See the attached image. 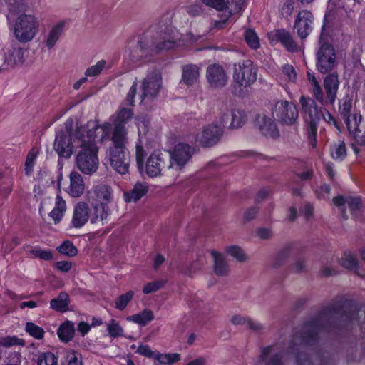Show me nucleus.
<instances>
[{"instance_id": "nucleus-59", "label": "nucleus", "mask_w": 365, "mask_h": 365, "mask_svg": "<svg viewBox=\"0 0 365 365\" xmlns=\"http://www.w3.org/2000/svg\"><path fill=\"white\" fill-rule=\"evenodd\" d=\"M190 307L198 312L204 314L207 308V305L202 299L194 297L190 304Z\"/></svg>"}, {"instance_id": "nucleus-31", "label": "nucleus", "mask_w": 365, "mask_h": 365, "mask_svg": "<svg viewBox=\"0 0 365 365\" xmlns=\"http://www.w3.org/2000/svg\"><path fill=\"white\" fill-rule=\"evenodd\" d=\"M231 3L235 4V7L230 9L229 8L227 9L228 10L225 9V14H223L225 17H222L220 20L215 21V28L218 29L224 28L228 21V19L232 15V14L238 13L242 10L244 0H231Z\"/></svg>"}, {"instance_id": "nucleus-55", "label": "nucleus", "mask_w": 365, "mask_h": 365, "mask_svg": "<svg viewBox=\"0 0 365 365\" xmlns=\"http://www.w3.org/2000/svg\"><path fill=\"white\" fill-rule=\"evenodd\" d=\"M243 123L242 113L239 110H233L230 122L228 124V128H236Z\"/></svg>"}, {"instance_id": "nucleus-49", "label": "nucleus", "mask_w": 365, "mask_h": 365, "mask_svg": "<svg viewBox=\"0 0 365 365\" xmlns=\"http://www.w3.org/2000/svg\"><path fill=\"white\" fill-rule=\"evenodd\" d=\"M134 292L133 291H129L124 294H122L118 297L115 301V307L119 310H123L128 302L133 297Z\"/></svg>"}, {"instance_id": "nucleus-20", "label": "nucleus", "mask_w": 365, "mask_h": 365, "mask_svg": "<svg viewBox=\"0 0 365 365\" xmlns=\"http://www.w3.org/2000/svg\"><path fill=\"white\" fill-rule=\"evenodd\" d=\"M313 15L307 10H302L298 13L294 22V29L301 39L306 38L312 31Z\"/></svg>"}, {"instance_id": "nucleus-1", "label": "nucleus", "mask_w": 365, "mask_h": 365, "mask_svg": "<svg viewBox=\"0 0 365 365\" xmlns=\"http://www.w3.org/2000/svg\"><path fill=\"white\" fill-rule=\"evenodd\" d=\"M358 312H345L341 302H334L324 307L317 316L307 322L302 327L300 336H295L289 347V351L295 354V351L301 349L304 344H309L314 341L319 331L322 330H330L338 325V323H344L357 320Z\"/></svg>"}, {"instance_id": "nucleus-7", "label": "nucleus", "mask_w": 365, "mask_h": 365, "mask_svg": "<svg viewBox=\"0 0 365 365\" xmlns=\"http://www.w3.org/2000/svg\"><path fill=\"white\" fill-rule=\"evenodd\" d=\"M194 148L187 143H178L169 151L168 171L170 177H177L191 160Z\"/></svg>"}, {"instance_id": "nucleus-9", "label": "nucleus", "mask_w": 365, "mask_h": 365, "mask_svg": "<svg viewBox=\"0 0 365 365\" xmlns=\"http://www.w3.org/2000/svg\"><path fill=\"white\" fill-rule=\"evenodd\" d=\"M257 68L250 60H243L234 64L232 86L235 88H247L257 80Z\"/></svg>"}, {"instance_id": "nucleus-60", "label": "nucleus", "mask_w": 365, "mask_h": 365, "mask_svg": "<svg viewBox=\"0 0 365 365\" xmlns=\"http://www.w3.org/2000/svg\"><path fill=\"white\" fill-rule=\"evenodd\" d=\"M202 1L205 5L213 7L219 11H223L224 9L230 8L229 6H227L224 0H202Z\"/></svg>"}, {"instance_id": "nucleus-16", "label": "nucleus", "mask_w": 365, "mask_h": 365, "mask_svg": "<svg viewBox=\"0 0 365 365\" xmlns=\"http://www.w3.org/2000/svg\"><path fill=\"white\" fill-rule=\"evenodd\" d=\"M221 126L210 123L203 127L202 131L197 135V140L203 147H211L215 145L222 135Z\"/></svg>"}, {"instance_id": "nucleus-62", "label": "nucleus", "mask_w": 365, "mask_h": 365, "mask_svg": "<svg viewBox=\"0 0 365 365\" xmlns=\"http://www.w3.org/2000/svg\"><path fill=\"white\" fill-rule=\"evenodd\" d=\"M145 155L146 153L143 146L140 144H137L135 147V157L138 167H142L143 165Z\"/></svg>"}, {"instance_id": "nucleus-11", "label": "nucleus", "mask_w": 365, "mask_h": 365, "mask_svg": "<svg viewBox=\"0 0 365 365\" xmlns=\"http://www.w3.org/2000/svg\"><path fill=\"white\" fill-rule=\"evenodd\" d=\"M272 115L282 125H295L299 118L298 108L294 103L286 100L276 101L272 108Z\"/></svg>"}, {"instance_id": "nucleus-15", "label": "nucleus", "mask_w": 365, "mask_h": 365, "mask_svg": "<svg viewBox=\"0 0 365 365\" xmlns=\"http://www.w3.org/2000/svg\"><path fill=\"white\" fill-rule=\"evenodd\" d=\"M206 78L211 88H221L227 85L228 75L222 66L213 63L207 68Z\"/></svg>"}, {"instance_id": "nucleus-8", "label": "nucleus", "mask_w": 365, "mask_h": 365, "mask_svg": "<svg viewBox=\"0 0 365 365\" xmlns=\"http://www.w3.org/2000/svg\"><path fill=\"white\" fill-rule=\"evenodd\" d=\"M314 98L305 97L302 96L299 103L302 106V113L305 122L307 123V131L309 139H315L317 133L318 124L321 118L320 110L323 108L319 107Z\"/></svg>"}, {"instance_id": "nucleus-13", "label": "nucleus", "mask_w": 365, "mask_h": 365, "mask_svg": "<svg viewBox=\"0 0 365 365\" xmlns=\"http://www.w3.org/2000/svg\"><path fill=\"white\" fill-rule=\"evenodd\" d=\"M65 128H66L65 127ZM66 133L58 132L55 138L53 149L60 158H69L73 153L74 143L73 134L66 129Z\"/></svg>"}, {"instance_id": "nucleus-42", "label": "nucleus", "mask_w": 365, "mask_h": 365, "mask_svg": "<svg viewBox=\"0 0 365 365\" xmlns=\"http://www.w3.org/2000/svg\"><path fill=\"white\" fill-rule=\"evenodd\" d=\"M341 264L349 269L356 271L358 269V261L351 252H344L341 258Z\"/></svg>"}, {"instance_id": "nucleus-6", "label": "nucleus", "mask_w": 365, "mask_h": 365, "mask_svg": "<svg viewBox=\"0 0 365 365\" xmlns=\"http://www.w3.org/2000/svg\"><path fill=\"white\" fill-rule=\"evenodd\" d=\"M39 31V22L33 14H21L14 22V34L21 43L31 41Z\"/></svg>"}, {"instance_id": "nucleus-14", "label": "nucleus", "mask_w": 365, "mask_h": 365, "mask_svg": "<svg viewBox=\"0 0 365 365\" xmlns=\"http://www.w3.org/2000/svg\"><path fill=\"white\" fill-rule=\"evenodd\" d=\"M160 87V74L156 71L149 73L142 82L141 93L140 95L141 101H143L145 99L151 100L155 98L159 93Z\"/></svg>"}, {"instance_id": "nucleus-38", "label": "nucleus", "mask_w": 365, "mask_h": 365, "mask_svg": "<svg viewBox=\"0 0 365 365\" xmlns=\"http://www.w3.org/2000/svg\"><path fill=\"white\" fill-rule=\"evenodd\" d=\"M74 325L71 322L63 324L58 330V337L65 341H70L74 335Z\"/></svg>"}, {"instance_id": "nucleus-63", "label": "nucleus", "mask_w": 365, "mask_h": 365, "mask_svg": "<svg viewBox=\"0 0 365 365\" xmlns=\"http://www.w3.org/2000/svg\"><path fill=\"white\" fill-rule=\"evenodd\" d=\"M282 72L287 77L289 81H295L297 78V73L292 66L289 64H286L283 66Z\"/></svg>"}, {"instance_id": "nucleus-32", "label": "nucleus", "mask_w": 365, "mask_h": 365, "mask_svg": "<svg viewBox=\"0 0 365 365\" xmlns=\"http://www.w3.org/2000/svg\"><path fill=\"white\" fill-rule=\"evenodd\" d=\"M64 22L61 21L55 25L51 30L49 31L48 34L46 36L45 40L46 46L48 49H51L56 45L57 41H58L60 36L62 34L63 28H64Z\"/></svg>"}, {"instance_id": "nucleus-12", "label": "nucleus", "mask_w": 365, "mask_h": 365, "mask_svg": "<svg viewBox=\"0 0 365 365\" xmlns=\"http://www.w3.org/2000/svg\"><path fill=\"white\" fill-rule=\"evenodd\" d=\"M168 155L165 153L155 151L150 155L146 161V173L152 178L160 175L170 176L168 171Z\"/></svg>"}, {"instance_id": "nucleus-18", "label": "nucleus", "mask_w": 365, "mask_h": 365, "mask_svg": "<svg viewBox=\"0 0 365 365\" xmlns=\"http://www.w3.org/2000/svg\"><path fill=\"white\" fill-rule=\"evenodd\" d=\"M362 116L359 113L352 115L351 119H348V130L354 138L357 145H365V123H361Z\"/></svg>"}, {"instance_id": "nucleus-34", "label": "nucleus", "mask_w": 365, "mask_h": 365, "mask_svg": "<svg viewBox=\"0 0 365 365\" xmlns=\"http://www.w3.org/2000/svg\"><path fill=\"white\" fill-rule=\"evenodd\" d=\"M69 296L66 292H61L56 298L50 302V307L59 312H65L68 309Z\"/></svg>"}, {"instance_id": "nucleus-23", "label": "nucleus", "mask_w": 365, "mask_h": 365, "mask_svg": "<svg viewBox=\"0 0 365 365\" xmlns=\"http://www.w3.org/2000/svg\"><path fill=\"white\" fill-rule=\"evenodd\" d=\"M282 359V353L277 345L268 346L261 350L259 359L267 365H281Z\"/></svg>"}, {"instance_id": "nucleus-47", "label": "nucleus", "mask_w": 365, "mask_h": 365, "mask_svg": "<svg viewBox=\"0 0 365 365\" xmlns=\"http://www.w3.org/2000/svg\"><path fill=\"white\" fill-rule=\"evenodd\" d=\"M60 253L68 255L69 257L76 256L78 253L76 247L69 241L64 242L58 247Z\"/></svg>"}, {"instance_id": "nucleus-39", "label": "nucleus", "mask_w": 365, "mask_h": 365, "mask_svg": "<svg viewBox=\"0 0 365 365\" xmlns=\"http://www.w3.org/2000/svg\"><path fill=\"white\" fill-rule=\"evenodd\" d=\"M232 110H230L227 103H222L218 107V114L221 124L223 127L228 128L230 122Z\"/></svg>"}, {"instance_id": "nucleus-35", "label": "nucleus", "mask_w": 365, "mask_h": 365, "mask_svg": "<svg viewBox=\"0 0 365 365\" xmlns=\"http://www.w3.org/2000/svg\"><path fill=\"white\" fill-rule=\"evenodd\" d=\"M154 319L153 312L148 309H144L140 313L129 316L128 321L133 322L140 326H145Z\"/></svg>"}, {"instance_id": "nucleus-21", "label": "nucleus", "mask_w": 365, "mask_h": 365, "mask_svg": "<svg viewBox=\"0 0 365 365\" xmlns=\"http://www.w3.org/2000/svg\"><path fill=\"white\" fill-rule=\"evenodd\" d=\"M269 37L272 41L280 42L288 51L295 53L299 51L292 34L285 29L274 30L269 34Z\"/></svg>"}, {"instance_id": "nucleus-50", "label": "nucleus", "mask_w": 365, "mask_h": 365, "mask_svg": "<svg viewBox=\"0 0 365 365\" xmlns=\"http://www.w3.org/2000/svg\"><path fill=\"white\" fill-rule=\"evenodd\" d=\"M29 253L33 257H38L41 259L50 261L53 259V252L51 250H41L39 248H31Z\"/></svg>"}, {"instance_id": "nucleus-64", "label": "nucleus", "mask_w": 365, "mask_h": 365, "mask_svg": "<svg viewBox=\"0 0 365 365\" xmlns=\"http://www.w3.org/2000/svg\"><path fill=\"white\" fill-rule=\"evenodd\" d=\"M297 365H313L309 358L304 351H299L296 354Z\"/></svg>"}, {"instance_id": "nucleus-4", "label": "nucleus", "mask_w": 365, "mask_h": 365, "mask_svg": "<svg viewBox=\"0 0 365 365\" xmlns=\"http://www.w3.org/2000/svg\"><path fill=\"white\" fill-rule=\"evenodd\" d=\"M111 145L106 151V156L111 168L118 173L124 175L128 173L130 165V155L126 147L128 138L121 128H117L110 135Z\"/></svg>"}, {"instance_id": "nucleus-36", "label": "nucleus", "mask_w": 365, "mask_h": 365, "mask_svg": "<svg viewBox=\"0 0 365 365\" xmlns=\"http://www.w3.org/2000/svg\"><path fill=\"white\" fill-rule=\"evenodd\" d=\"M331 157L338 160H342L346 156V148L344 141L338 140L330 145Z\"/></svg>"}, {"instance_id": "nucleus-5", "label": "nucleus", "mask_w": 365, "mask_h": 365, "mask_svg": "<svg viewBox=\"0 0 365 365\" xmlns=\"http://www.w3.org/2000/svg\"><path fill=\"white\" fill-rule=\"evenodd\" d=\"M307 78L311 84L312 93L314 99L322 106H333L336 99L339 86V76L336 73L327 75L323 81L324 93L313 73L307 72Z\"/></svg>"}, {"instance_id": "nucleus-33", "label": "nucleus", "mask_w": 365, "mask_h": 365, "mask_svg": "<svg viewBox=\"0 0 365 365\" xmlns=\"http://www.w3.org/2000/svg\"><path fill=\"white\" fill-rule=\"evenodd\" d=\"M199 77V68L195 65H185L182 67V78L187 85L194 84Z\"/></svg>"}, {"instance_id": "nucleus-26", "label": "nucleus", "mask_w": 365, "mask_h": 365, "mask_svg": "<svg viewBox=\"0 0 365 365\" xmlns=\"http://www.w3.org/2000/svg\"><path fill=\"white\" fill-rule=\"evenodd\" d=\"M91 193L93 195L98 204L106 203L107 205L111 200L112 190L110 187L107 185L101 184L95 186Z\"/></svg>"}, {"instance_id": "nucleus-28", "label": "nucleus", "mask_w": 365, "mask_h": 365, "mask_svg": "<svg viewBox=\"0 0 365 365\" xmlns=\"http://www.w3.org/2000/svg\"><path fill=\"white\" fill-rule=\"evenodd\" d=\"M67 210L66 200L58 194L55 198V206L49 213V217L54 221L55 224L60 222Z\"/></svg>"}, {"instance_id": "nucleus-40", "label": "nucleus", "mask_w": 365, "mask_h": 365, "mask_svg": "<svg viewBox=\"0 0 365 365\" xmlns=\"http://www.w3.org/2000/svg\"><path fill=\"white\" fill-rule=\"evenodd\" d=\"M225 252L240 262H245L247 259V256L243 250L237 245L227 247Z\"/></svg>"}, {"instance_id": "nucleus-30", "label": "nucleus", "mask_w": 365, "mask_h": 365, "mask_svg": "<svg viewBox=\"0 0 365 365\" xmlns=\"http://www.w3.org/2000/svg\"><path fill=\"white\" fill-rule=\"evenodd\" d=\"M148 192V186L145 183L137 182L133 188L124 194L127 202H135L144 196Z\"/></svg>"}, {"instance_id": "nucleus-3", "label": "nucleus", "mask_w": 365, "mask_h": 365, "mask_svg": "<svg viewBox=\"0 0 365 365\" xmlns=\"http://www.w3.org/2000/svg\"><path fill=\"white\" fill-rule=\"evenodd\" d=\"M178 40L177 33L168 28L160 32H156L150 36H143L132 51V58L133 61H137L141 60L149 50L160 52L173 49L178 46Z\"/></svg>"}, {"instance_id": "nucleus-52", "label": "nucleus", "mask_w": 365, "mask_h": 365, "mask_svg": "<svg viewBox=\"0 0 365 365\" xmlns=\"http://www.w3.org/2000/svg\"><path fill=\"white\" fill-rule=\"evenodd\" d=\"M289 256V247H284L281 250L277 255L276 256L275 259L272 263V266L274 267H279L282 266L284 262L287 259Z\"/></svg>"}, {"instance_id": "nucleus-45", "label": "nucleus", "mask_w": 365, "mask_h": 365, "mask_svg": "<svg viewBox=\"0 0 365 365\" xmlns=\"http://www.w3.org/2000/svg\"><path fill=\"white\" fill-rule=\"evenodd\" d=\"M38 154V149L33 148L28 153L25 163V172L26 175L31 174L35 163V160Z\"/></svg>"}, {"instance_id": "nucleus-43", "label": "nucleus", "mask_w": 365, "mask_h": 365, "mask_svg": "<svg viewBox=\"0 0 365 365\" xmlns=\"http://www.w3.org/2000/svg\"><path fill=\"white\" fill-rule=\"evenodd\" d=\"M25 329L30 336L36 339L39 340L43 338L45 333L43 329L33 322H27Z\"/></svg>"}, {"instance_id": "nucleus-48", "label": "nucleus", "mask_w": 365, "mask_h": 365, "mask_svg": "<svg viewBox=\"0 0 365 365\" xmlns=\"http://www.w3.org/2000/svg\"><path fill=\"white\" fill-rule=\"evenodd\" d=\"M107 330L112 337H118L122 335L123 329L115 319H111L107 324Z\"/></svg>"}, {"instance_id": "nucleus-19", "label": "nucleus", "mask_w": 365, "mask_h": 365, "mask_svg": "<svg viewBox=\"0 0 365 365\" xmlns=\"http://www.w3.org/2000/svg\"><path fill=\"white\" fill-rule=\"evenodd\" d=\"M91 209L88 204L83 201L77 202L73 207L71 225L75 228H81L91 220Z\"/></svg>"}, {"instance_id": "nucleus-24", "label": "nucleus", "mask_w": 365, "mask_h": 365, "mask_svg": "<svg viewBox=\"0 0 365 365\" xmlns=\"http://www.w3.org/2000/svg\"><path fill=\"white\" fill-rule=\"evenodd\" d=\"M70 185L67 192L73 197H79L85 191V182L82 175L76 171H73L69 175Z\"/></svg>"}, {"instance_id": "nucleus-54", "label": "nucleus", "mask_w": 365, "mask_h": 365, "mask_svg": "<svg viewBox=\"0 0 365 365\" xmlns=\"http://www.w3.org/2000/svg\"><path fill=\"white\" fill-rule=\"evenodd\" d=\"M351 101H345L341 106L339 107V113L342 115L344 119L346 125L348 126V119H351L352 115H350V112L351 109Z\"/></svg>"}, {"instance_id": "nucleus-17", "label": "nucleus", "mask_w": 365, "mask_h": 365, "mask_svg": "<svg viewBox=\"0 0 365 365\" xmlns=\"http://www.w3.org/2000/svg\"><path fill=\"white\" fill-rule=\"evenodd\" d=\"M255 125L261 134L267 138H276L279 131L274 120L264 113L257 114L255 117Z\"/></svg>"}, {"instance_id": "nucleus-46", "label": "nucleus", "mask_w": 365, "mask_h": 365, "mask_svg": "<svg viewBox=\"0 0 365 365\" xmlns=\"http://www.w3.org/2000/svg\"><path fill=\"white\" fill-rule=\"evenodd\" d=\"M14 345L24 346L25 342L22 339H19L16 336H6L0 339V346L3 347H11Z\"/></svg>"}, {"instance_id": "nucleus-2", "label": "nucleus", "mask_w": 365, "mask_h": 365, "mask_svg": "<svg viewBox=\"0 0 365 365\" xmlns=\"http://www.w3.org/2000/svg\"><path fill=\"white\" fill-rule=\"evenodd\" d=\"M66 128L73 134L76 147L80 148L76 158L78 168L86 175L96 173L98 167V148L95 141L98 125L89 122L83 126L69 118L66 122Z\"/></svg>"}, {"instance_id": "nucleus-51", "label": "nucleus", "mask_w": 365, "mask_h": 365, "mask_svg": "<svg viewBox=\"0 0 365 365\" xmlns=\"http://www.w3.org/2000/svg\"><path fill=\"white\" fill-rule=\"evenodd\" d=\"M106 62L105 60L98 61L95 65L89 67L85 72L86 76H96L99 75L104 68Z\"/></svg>"}, {"instance_id": "nucleus-25", "label": "nucleus", "mask_w": 365, "mask_h": 365, "mask_svg": "<svg viewBox=\"0 0 365 365\" xmlns=\"http://www.w3.org/2000/svg\"><path fill=\"white\" fill-rule=\"evenodd\" d=\"M133 110L130 108H121L115 114L113 118V128L111 133H115L117 128H121L125 133V138H128V131L125 126V123L128 122L133 117Z\"/></svg>"}, {"instance_id": "nucleus-61", "label": "nucleus", "mask_w": 365, "mask_h": 365, "mask_svg": "<svg viewBox=\"0 0 365 365\" xmlns=\"http://www.w3.org/2000/svg\"><path fill=\"white\" fill-rule=\"evenodd\" d=\"M135 352L140 355L144 356L148 358L154 359L156 354V351H153L150 349L148 345H140Z\"/></svg>"}, {"instance_id": "nucleus-10", "label": "nucleus", "mask_w": 365, "mask_h": 365, "mask_svg": "<svg viewBox=\"0 0 365 365\" xmlns=\"http://www.w3.org/2000/svg\"><path fill=\"white\" fill-rule=\"evenodd\" d=\"M319 38V47L316 53L317 68L321 73H328L336 66V52L333 46L324 41L323 30Z\"/></svg>"}, {"instance_id": "nucleus-57", "label": "nucleus", "mask_w": 365, "mask_h": 365, "mask_svg": "<svg viewBox=\"0 0 365 365\" xmlns=\"http://www.w3.org/2000/svg\"><path fill=\"white\" fill-rule=\"evenodd\" d=\"M165 284L164 281H155L146 284L143 289L144 294H150L158 291Z\"/></svg>"}, {"instance_id": "nucleus-53", "label": "nucleus", "mask_w": 365, "mask_h": 365, "mask_svg": "<svg viewBox=\"0 0 365 365\" xmlns=\"http://www.w3.org/2000/svg\"><path fill=\"white\" fill-rule=\"evenodd\" d=\"M346 202L351 212L354 214H356L362 206L361 200L359 197H349L346 199Z\"/></svg>"}, {"instance_id": "nucleus-22", "label": "nucleus", "mask_w": 365, "mask_h": 365, "mask_svg": "<svg viewBox=\"0 0 365 365\" xmlns=\"http://www.w3.org/2000/svg\"><path fill=\"white\" fill-rule=\"evenodd\" d=\"M211 256L215 274L217 277H227L230 272V267L224 254L212 250Z\"/></svg>"}, {"instance_id": "nucleus-29", "label": "nucleus", "mask_w": 365, "mask_h": 365, "mask_svg": "<svg viewBox=\"0 0 365 365\" xmlns=\"http://www.w3.org/2000/svg\"><path fill=\"white\" fill-rule=\"evenodd\" d=\"M110 210L106 203L98 204L93 206V213H91V222L92 223L101 222L107 220L110 215Z\"/></svg>"}, {"instance_id": "nucleus-41", "label": "nucleus", "mask_w": 365, "mask_h": 365, "mask_svg": "<svg viewBox=\"0 0 365 365\" xmlns=\"http://www.w3.org/2000/svg\"><path fill=\"white\" fill-rule=\"evenodd\" d=\"M245 40L249 47L252 49H257L260 46L259 39L256 32L251 29H248L245 31Z\"/></svg>"}, {"instance_id": "nucleus-37", "label": "nucleus", "mask_w": 365, "mask_h": 365, "mask_svg": "<svg viewBox=\"0 0 365 365\" xmlns=\"http://www.w3.org/2000/svg\"><path fill=\"white\" fill-rule=\"evenodd\" d=\"M157 362L155 365H172L180 360L179 354H160L156 352L154 358Z\"/></svg>"}, {"instance_id": "nucleus-27", "label": "nucleus", "mask_w": 365, "mask_h": 365, "mask_svg": "<svg viewBox=\"0 0 365 365\" xmlns=\"http://www.w3.org/2000/svg\"><path fill=\"white\" fill-rule=\"evenodd\" d=\"M24 61V51L21 48L12 47L8 50L4 64L8 67H13L21 64Z\"/></svg>"}, {"instance_id": "nucleus-44", "label": "nucleus", "mask_w": 365, "mask_h": 365, "mask_svg": "<svg viewBox=\"0 0 365 365\" xmlns=\"http://www.w3.org/2000/svg\"><path fill=\"white\" fill-rule=\"evenodd\" d=\"M37 365H58V359L53 353H41L38 357Z\"/></svg>"}, {"instance_id": "nucleus-56", "label": "nucleus", "mask_w": 365, "mask_h": 365, "mask_svg": "<svg viewBox=\"0 0 365 365\" xmlns=\"http://www.w3.org/2000/svg\"><path fill=\"white\" fill-rule=\"evenodd\" d=\"M66 360L68 365H82L81 354L76 351L68 352Z\"/></svg>"}, {"instance_id": "nucleus-58", "label": "nucleus", "mask_w": 365, "mask_h": 365, "mask_svg": "<svg viewBox=\"0 0 365 365\" xmlns=\"http://www.w3.org/2000/svg\"><path fill=\"white\" fill-rule=\"evenodd\" d=\"M321 116L329 125H333L337 130L340 129L339 124L334 116L326 109L320 110Z\"/></svg>"}]
</instances>
